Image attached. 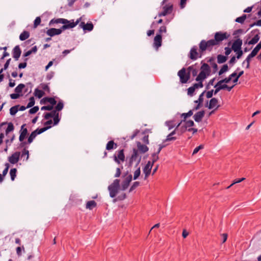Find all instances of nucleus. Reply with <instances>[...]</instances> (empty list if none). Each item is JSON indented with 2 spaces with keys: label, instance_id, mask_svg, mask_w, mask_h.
<instances>
[{
  "label": "nucleus",
  "instance_id": "obj_6",
  "mask_svg": "<svg viewBox=\"0 0 261 261\" xmlns=\"http://www.w3.org/2000/svg\"><path fill=\"white\" fill-rule=\"evenodd\" d=\"M177 75L179 77L180 82L182 84L187 83L190 78L189 72L186 73L185 68L180 69L178 72Z\"/></svg>",
  "mask_w": 261,
  "mask_h": 261
},
{
  "label": "nucleus",
  "instance_id": "obj_50",
  "mask_svg": "<svg viewBox=\"0 0 261 261\" xmlns=\"http://www.w3.org/2000/svg\"><path fill=\"white\" fill-rule=\"evenodd\" d=\"M40 86L44 91H47L48 93L50 92V88L47 84L41 83Z\"/></svg>",
  "mask_w": 261,
  "mask_h": 261
},
{
  "label": "nucleus",
  "instance_id": "obj_44",
  "mask_svg": "<svg viewBox=\"0 0 261 261\" xmlns=\"http://www.w3.org/2000/svg\"><path fill=\"white\" fill-rule=\"evenodd\" d=\"M228 70V67L227 64H224L223 65L222 68L220 69V70L219 71V75H221L222 74H223L224 72H226Z\"/></svg>",
  "mask_w": 261,
  "mask_h": 261
},
{
  "label": "nucleus",
  "instance_id": "obj_47",
  "mask_svg": "<svg viewBox=\"0 0 261 261\" xmlns=\"http://www.w3.org/2000/svg\"><path fill=\"white\" fill-rule=\"evenodd\" d=\"M64 107V103L62 101H60L58 103L57 105L56 106L55 109L57 111H61Z\"/></svg>",
  "mask_w": 261,
  "mask_h": 261
},
{
  "label": "nucleus",
  "instance_id": "obj_41",
  "mask_svg": "<svg viewBox=\"0 0 261 261\" xmlns=\"http://www.w3.org/2000/svg\"><path fill=\"white\" fill-rule=\"evenodd\" d=\"M214 88H215V90H214V95H216L221 90H223L224 88H226V86L221 85V86H218V85H215L214 86Z\"/></svg>",
  "mask_w": 261,
  "mask_h": 261
},
{
  "label": "nucleus",
  "instance_id": "obj_39",
  "mask_svg": "<svg viewBox=\"0 0 261 261\" xmlns=\"http://www.w3.org/2000/svg\"><path fill=\"white\" fill-rule=\"evenodd\" d=\"M247 15L246 14H243L241 16L237 17L235 21L240 23H243L246 18Z\"/></svg>",
  "mask_w": 261,
  "mask_h": 261
},
{
  "label": "nucleus",
  "instance_id": "obj_22",
  "mask_svg": "<svg viewBox=\"0 0 261 261\" xmlns=\"http://www.w3.org/2000/svg\"><path fill=\"white\" fill-rule=\"evenodd\" d=\"M218 102V100L216 98H212L210 101L209 105L207 106L209 109H212L216 107V109H217L219 106H217V105Z\"/></svg>",
  "mask_w": 261,
  "mask_h": 261
},
{
  "label": "nucleus",
  "instance_id": "obj_20",
  "mask_svg": "<svg viewBox=\"0 0 261 261\" xmlns=\"http://www.w3.org/2000/svg\"><path fill=\"white\" fill-rule=\"evenodd\" d=\"M153 165L151 164L150 161H148L143 169V172L145 174V177H147L151 172V168Z\"/></svg>",
  "mask_w": 261,
  "mask_h": 261
},
{
  "label": "nucleus",
  "instance_id": "obj_60",
  "mask_svg": "<svg viewBox=\"0 0 261 261\" xmlns=\"http://www.w3.org/2000/svg\"><path fill=\"white\" fill-rule=\"evenodd\" d=\"M139 184L140 182L139 181L134 182L129 189V192L133 191L135 189H136L138 186H139Z\"/></svg>",
  "mask_w": 261,
  "mask_h": 261
},
{
  "label": "nucleus",
  "instance_id": "obj_34",
  "mask_svg": "<svg viewBox=\"0 0 261 261\" xmlns=\"http://www.w3.org/2000/svg\"><path fill=\"white\" fill-rule=\"evenodd\" d=\"M96 206V203L94 200L88 201L86 204V208L89 210H92Z\"/></svg>",
  "mask_w": 261,
  "mask_h": 261
},
{
  "label": "nucleus",
  "instance_id": "obj_56",
  "mask_svg": "<svg viewBox=\"0 0 261 261\" xmlns=\"http://www.w3.org/2000/svg\"><path fill=\"white\" fill-rule=\"evenodd\" d=\"M195 87L193 86H191L190 87H189L187 90H188V95L190 96H192L193 95V94H194V92L195 91Z\"/></svg>",
  "mask_w": 261,
  "mask_h": 261
},
{
  "label": "nucleus",
  "instance_id": "obj_49",
  "mask_svg": "<svg viewBox=\"0 0 261 261\" xmlns=\"http://www.w3.org/2000/svg\"><path fill=\"white\" fill-rule=\"evenodd\" d=\"M35 100L34 97H31L29 98V102L28 103L27 108H31L35 105Z\"/></svg>",
  "mask_w": 261,
  "mask_h": 261
},
{
  "label": "nucleus",
  "instance_id": "obj_35",
  "mask_svg": "<svg viewBox=\"0 0 261 261\" xmlns=\"http://www.w3.org/2000/svg\"><path fill=\"white\" fill-rule=\"evenodd\" d=\"M37 135V133H36L35 130L31 133L28 139V143L29 144H31Z\"/></svg>",
  "mask_w": 261,
  "mask_h": 261
},
{
  "label": "nucleus",
  "instance_id": "obj_55",
  "mask_svg": "<svg viewBox=\"0 0 261 261\" xmlns=\"http://www.w3.org/2000/svg\"><path fill=\"white\" fill-rule=\"evenodd\" d=\"M152 163H151V164L153 165L154 163L156 162L159 159V154L156 153L155 152H154L152 154Z\"/></svg>",
  "mask_w": 261,
  "mask_h": 261
},
{
  "label": "nucleus",
  "instance_id": "obj_9",
  "mask_svg": "<svg viewBox=\"0 0 261 261\" xmlns=\"http://www.w3.org/2000/svg\"><path fill=\"white\" fill-rule=\"evenodd\" d=\"M113 158L114 161L118 164H120L121 162H123L125 160L124 150L122 149L119 150L117 155L114 154Z\"/></svg>",
  "mask_w": 261,
  "mask_h": 261
},
{
  "label": "nucleus",
  "instance_id": "obj_40",
  "mask_svg": "<svg viewBox=\"0 0 261 261\" xmlns=\"http://www.w3.org/2000/svg\"><path fill=\"white\" fill-rule=\"evenodd\" d=\"M17 169L16 168H12L10 171V175L11 176V179L13 181L14 180L16 176Z\"/></svg>",
  "mask_w": 261,
  "mask_h": 261
},
{
  "label": "nucleus",
  "instance_id": "obj_10",
  "mask_svg": "<svg viewBox=\"0 0 261 261\" xmlns=\"http://www.w3.org/2000/svg\"><path fill=\"white\" fill-rule=\"evenodd\" d=\"M20 155V152H15L11 156L8 157L9 162L12 164H15L17 163L19 160Z\"/></svg>",
  "mask_w": 261,
  "mask_h": 261
},
{
  "label": "nucleus",
  "instance_id": "obj_18",
  "mask_svg": "<svg viewBox=\"0 0 261 261\" xmlns=\"http://www.w3.org/2000/svg\"><path fill=\"white\" fill-rule=\"evenodd\" d=\"M80 27L82 28L84 31H91L93 29V25L92 22L85 23L84 22H82L80 24Z\"/></svg>",
  "mask_w": 261,
  "mask_h": 261
},
{
  "label": "nucleus",
  "instance_id": "obj_61",
  "mask_svg": "<svg viewBox=\"0 0 261 261\" xmlns=\"http://www.w3.org/2000/svg\"><path fill=\"white\" fill-rule=\"evenodd\" d=\"M55 72L54 71H50L48 72L46 76V79L47 81L50 80L54 76Z\"/></svg>",
  "mask_w": 261,
  "mask_h": 261
},
{
  "label": "nucleus",
  "instance_id": "obj_13",
  "mask_svg": "<svg viewBox=\"0 0 261 261\" xmlns=\"http://www.w3.org/2000/svg\"><path fill=\"white\" fill-rule=\"evenodd\" d=\"M242 44L243 41L242 39H241L240 38L236 39L232 43L231 46L232 49L234 51H239V50L241 49Z\"/></svg>",
  "mask_w": 261,
  "mask_h": 261
},
{
  "label": "nucleus",
  "instance_id": "obj_51",
  "mask_svg": "<svg viewBox=\"0 0 261 261\" xmlns=\"http://www.w3.org/2000/svg\"><path fill=\"white\" fill-rule=\"evenodd\" d=\"M129 183L124 179L121 183V190L123 191L125 190L129 186Z\"/></svg>",
  "mask_w": 261,
  "mask_h": 261
},
{
  "label": "nucleus",
  "instance_id": "obj_36",
  "mask_svg": "<svg viewBox=\"0 0 261 261\" xmlns=\"http://www.w3.org/2000/svg\"><path fill=\"white\" fill-rule=\"evenodd\" d=\"M25 85L23 84H19L14 89L15 92L20 94L22 93V89L24 88Z\"/></svg>",
  "mask_w": 261,
  "mask_h": 261
},
{
  "label": "nucleus",
  "instance_id": "obj_62",
  "mask_svg": "<svg viewBox=\"0 0 261 261\" xmlns=\"http://www.w3.org/2000/svg\"><path fill=\"white\" fill-rule=\"evenodd\" d=\"M198 83H195L194 85H193V86L195 87V89H197V88H202L203 87V81H197Z\"/></svg>",
  "mask_w": 261,
  "mask_h": 261
},
{
  "label": "nucleus",
  "instance_id": "obj_37",
  "mask_svg": "<svg viewBox=\"0 0 261 261\" xmlns=\"http://www.w3.org/2000/svg\"><path fill=\"white\" fill-rule=\"evenodd\" d=\"M187 70L190 73L191 72L193 76H196L198 73V70L194 68L193 66L188 67Z\"/></svg>",
  "mask_w": 261,
  "mask_h": 261
},
{
  "label": "nucleus",
  "instance_id": "obj_12",
  "mask_svg": "<svg viewBox=\"0 0 261 261\" xmlns=\"http://www.w3.org/2000/svg\"><path fill=\"white\" fill-rule=\"evenodd\" d=\"M163 11L162 12L159 13L158 14L159 17L165 16L167 14L171 13L173 9V6L172 5L169 6L165 5L163 6Z\"/></svg>",
  "mask_w": 261,
  "mask_h": 261
},
{
  "label": "nucleus",
  "instance_id": "obj_30",
  "mask_svg": "<svg viewBox=\"0 0 261 261\" xmlns=\"http://www.w3.org/2000/svg\"><path fill=\"white\" fill-rule=\"evenodd\" d=\"M117 146V144L115 143L113 141H110L107 144L106 149L108 150H110L113 148H116Z\"/></svg>",
  "mask_w": 261,
  "mask_h": 261
},
{
  "label": "nucleus",
  "instance_id": "obj_48",
  "mask_svg": "<svg viewBox=\"0 0 261 261\" xmlns=\"http://www.w3.org/2000/svg\"><path fill=\"white\" fill-rule=\"evenodd\" d=\"M188 128H190L191 127L194 125V122L193 120H186V121L183 122Z\"/></svg>",
  "mask_w": 261,
  "mask_h": 261
},
{
  "label": "nucleus",
  "instance_id": "obj_45",
  "mask_svg": "<svg viewBox=\"0 0 261 261\" xmlns=\"http://www.w3.org/2000/svg\"><path fill=\"white\" fill-rule=\"evenodd\" d=\"M206 91H204L202 92L200 95L199 96V98L197 100H195L194 102L196 103H200L201 104L203 101V95L204 93H205Z\"/></svg>",
  "mask_w": 261,
  "mask_h": 261
},
{
  "label": "nucleus",
  "instance_id": "obj_46",
  "mask_svg": "<svg viewBox=\"0 0 261 261\" xmlns=\"http://www.w3.org/2000/svg\"><path fill=\"white\" fill-rule=\"evenodd\" d=\"M28 58H24L23 59L24 62L19 63L18 64V68L20 69L25 68L27 65V62L28 61Z\"/></svg>",
  "mask_w": 261,
  "mask_h": 261
},
{
  "label": "nucleus",
  "instance_id": "obj_43",
  "mask_svg": "<svg viewBox=\"0 0 261 261\" xmlns=\"http://www.w3.org/2000/svg\"><path fill=\"white\" fill-rule=\"evenodd\" d=\"M14 129L13 124L12 122H9L8 124L7 128L6 130V135L8 134L10 132H12Z\"/></svg>",
  "mask_w": 261,
  "mask_h": 261
},
{
  "label": "nucleus",
  "instance_id": "obj_23",
  "mask_svg": "<svg viewBox=\"0 0 261 261\" xmlns=\"http://www.w3.org/2000/svg\"><path fill=\"white\" fill-rule=\"evenodd\" d=\"M201 71H203L208 75L211 74V68L209 65L206 63H203L200 68Z\"/></svg>",
  "mask_w": 261,
  "mask_h": 261
},
{
  "label": "nucleus",
  "instance_id": "obj_7",
  "mask_svg": "<svg viewBox=\"0 0 261 261\" xmlns=\"http://www.w3.org/2000/svg\"><path fill=\"white\" fill-rule=\"evenodd\" d=\"M202 57V54L198 53L197 51V47L196 45L193 46L190 49L189 58L193 61L196 60L198 58Z\"/></svg>",
  "mask_w": 261,
  "mask_h": 261
},
{
  "label": "nucleus",
  "instance_id": "obj_64",
  "mask_svg": "<svg viewBox=\"0 0 261 261\" xmlns=\"http://www.w3.org/2000/svg\"><path fill=\"white\" fill-rule=\"evenodd\" d=\"M53 108V106L52 105H48L45 106H43L41 108V110H47V111H51Z\"/></svg>",
  "mask_w": 261,
  "mask_h": 261
},
{
  "label": "nucleus",
  "instance_id": "obj_24",
  "mask_svg": "<svg viewBox=\"0 0 261 261\" xmlns=\"http://www.w3.org/2000/svg\"><path fill=\"white\" fill-rule=\"evenodd\" d=\"M37 51V46H33L31 49L28 50L26 52H24L22 55V57L24 58H27V57L29 56L31 54L34 53L35 54Z\"/></svg>",
  "mask_w": 261,
  "mask_h": 261
},
{
  "label": "nucleus",
  "instance_id": "obj_2",
  "mask_svg": "<svg viewBox=\"0 0 261 261\" xmlns=\"http://www.w3.org/2000/svg\"><path fill=\"white\" fill-rule=\"evenodd\" d=\"M141 160V156L140 155L139 151L136 148H133V153L131 156L126 158V162L128 167H131L134 162H136L135 167H137Z\"/></svg>",
  "mask_w": 261,
  "mask_h": 261
},
{
  "label": "nucleus",
  "instance_id": "obj_14",
  "mask_svg": "<svg viewBox=\"0 0 261 261\" xmlns=\"http://www.w3.org/2000/svg\"><path fill=\"white\" fill-rule=\"evenodd\" d=\"M21 54V50L19 45L15 46L12 50V56L15 60L17 61Z\"/></svg>",
  "mask_w": 261,
  "mask_h": 261
},
{
  "label": "nucleus",
  "instance_id": "obj_3",
  "mask_svg": "<svg viewBox=\"0 0 261 261\" xmlns=\"http://www.w3.org/2000/svg\"><path fill=\"white\" fill-rule=\"evenodd\" d=\"M120 188V180L115 179L113 183L108 187V190L110 193V196L111 198H114L118 193Z\"/></svg>",
  "mask_w": 261,
  "mask_h": 261
},
{
  "label": "nucleus",
  "instance_id": "obj_54",
  "mask_svg": "<svg viewBox=\"0 0 261 261\" xmlns=\"http://www.w3.org/2000/svg\"><path fill=\"white\" fill-rule=\"evenodd\" d=\"M176 139L177 138L176 137H173L170 134H169L168 135H167L166 139L165 140H164L163 142H165L167 141H174L176 140Z\"/></svg>",
  "mask_w": 261,
  "mask_h": 261
},
{
  "label": "nucleus",
  "instance_id": "obj_11",
  "mask_svg": "<svg viewBox=\"0 0 261 261\" xmlns=\"http://www.w3.org/2000/svg\"><path fill=\"white\" fill-rule=\"evenodd\" d=\"M26 126V124L24 123L22 124L21 126L20 130L19 131V141H22L24 140L26 136L28 134V131L27 128L25 127Z\"/></svg>",
  "mask_w": 261,
  "mask_h": 261
},
{
  "label": "nucleus",
  "instance_id": "obj_59",
  "mask_svg": "<svg viewBox=\"0 0 261 261\" xmlns=\"http://www.w3.org/2000/svg\"><path fill=\"white\" fill-rule=\"evenodd\" d=\"M204 147L203 145H200L199 146L196 147L193 150L192 155H194L196 154L200 149H203Z\"/></svg>",
  "mask_w": 261,
  "mask_h": 261
},
{
  "label": "nucleus",
  "instance_id": "obj_25",
  "mask_svg": "<svg viewBox=\"0 0 261 261\" xmlns=\"http://www.w3.org/2000/svg\"><path fill=\"white\" fill-rule=\"evenodd\" d=\"M137 147L139 151L143 153L148 150V147L146 145L142 144L140 142H138Z\"/></svg>",
  "mask_w": 261,
  "mask_h": 261
},
{
  "label": "nucleus",
  "instance_id": "obj_19",
  "mask_svg": "<svg viewBox=\"0 0 261 261\" xmlns=\"http://www.w3.org/2000/svg\"><path fill=\"white\" fill-rule=\"evenodd\" d=\"M47 102L50 103L52 106H54L57 103V101L55 100L54 97H48L43 98L40 101V103L44 104Z\"/></svg>",
  "mask_w": 261,
  "mask_h": 261
},
{
  "label": "nucleus",
  "instance_id": "obj_29",
  "mask_svg": "<svg viewBox=\"0 0 261 261\" xmlns=\"http://www.w3.org/2000/svg\"><path fill=\"white\" fill-rule=\"evenodd\" d=\"M188 128L185 124H181L179 127H178V135L180 136L186 130H188Z\"/></svg>",
  "mask_w": 261,
  "mask_h": 261
},
{
  "label": "nucleus",
  "instance_id": "obj_17",
  "mask_svg": "<svg viewBox=\"0 0 261 261\" xmlns=\"http://www.w3.org/2000/svg\"><path fill=\"white\" fill-rule=\"evenodd\" d=\"M205 112L203 110L197 112L193 116L194 120L197 122H200L204 116Z\"/></svg>",
  "mask_w": 261,
  "mask_h": 261
},
{
  "label": "nucleus",
  "instance_id": "obj_52",
  "mask_svg": "<svg viewBox=\"0 0 261 261\" xmlns=\"http://www.w3.org/2000/svg\"><path fill=\"white\" fill-rule=\"evenodd\" d=\"M165 124L168 127L169 129H171L175 126L173 121H167L165 122Z\"/></svg>",
  "mask_w": 261,
  "mask_h": 261
},
{
  "label": "nucleus",
  "instance_id": "obj_42",
  "mask_svg": "<svg viewBox=\"0 0 261 261\" xmlns=\"http://www.w3.org/2000/svg\"><path fill=\"white\" fill-rule=\"evenodd\" d=\"M18 107H19V106L17 105V106H13L10 108V114L11 115L14 116L16 114V113L18 111Z\"/></svg>",
  "mask_w": 261,
  "mask_h": 261
},
{
  "label": "nucleus",
  "instance_id": "obj_5",
  "mask_svg": "<svg viewBox=\"0 0 261 261\" xmlns=\"http://www.w3.org/2000/svg\"><path fill=\"white\" fill-rule=\"evenodd\" d=\"M229 35L226 32H217L215 33L214 40L217 45H218L221 42L227 39Z\"/></svg>",
  "mask_w": 261,
  "mask_h": 261
},
{
  "label": "nucleus",
  "instance_id": "obj_27",
  "mask_svg": "<svg viewBox=\"0 0 261 261\" xmlns=\"http://www.w3.org/2000/svg\"><path fill=\"white\" fill-rule=\"evenodd\" d=\"M209 75L208 74L204 73L203 71H200L199 74L196 77L195 80L196 81H203Z\"/></svg>",
  "mask_w": 261,
  "mask_h": 261
},
{
  "label": "nucleus",
  "instance_id": "obj_1",
  "mask_svg": "<svg viewBox=\"0 0 261 261\" xmlns=\"http://www.w3.org/2000/svg\"><path fill=\"white\" fill-rule=\"evenodd\" d=\"M81 20V18L77 19L76 21H74V20H68L65 18H57V19H52L49 23V24L50 25L53 23H62L63 25H72L73 26H71L70 29H72L74 28L77 24L79 23Z\"/></svg>",
  "mask_w": 261,
  "mask_h": 261
},
{
  "label": "nucleus",
  "instance_id": "obj_57",
  "mask_svg": "<svg viewBox=\"0 0 261 261\" xmlns=\"http://www.w3.org/2000/svg\"><path fill=\"white\" fill-rule=\"evenodd\" d=\"M39 109V108L38 106H34L29 110V112L31 114H34L37 113Z\"/></svg>",
  "mask_w": 261,
  "mask_h": 261
},
{
  "label": "nucleus",
  "instance_id": "obj_26",
  "mask_svg": "<svg viewBox=\"0 0 261 261\" xmlns=\"http://www.w3.org/2000/svg\"><path fill=\"white\" fill-rule=\"evenodd\" d=\"M199 52L201 54H203V53L205 51L206 49H207V48L206 47V44L205 43V40H202L200 42L199 44Z\"/></svg>",
  "mask_w": 261,
  "mask_h": 261
},
{
  "label": "nucleus",
  "instance_id": "obj_16",
  "mask_svg": "<svg viewBox=\"0 0 261 261\" xmlns=\"http://www.w3.org/2000/svg\"><path fill=\"white\" fill-rule=\"evenodd\" d=\"M162 37L161 34H156L154 38L153 46L156 48H158L162 45Z\"/></svg>",
  "mask_w": 261,
  "mask_h": 261
},
{
  "label": "nucleus",
  "instance_id": "obj_4",
  "mask_svg": "<svg viewBox=\"0 0 261 261\" xmlns=\"http://www.w3.org/2000/svg\"><path fill=\"white\" fill-rule=\"evenodd\" d=\"M71 26L72 25H63L60 29L50 28L47 31L46 34L50 37L58 35L61 34L63 31L70 29Z\"/></svg>",
  "mask_w": 261,
  "mask_h": 261
},
{
  "label": "nucleus",
  "instance_id": "obj_33",
  "mask_svg": "<svg viewBox=\"0 0 261 261\" xmlns=\"http://www.w3.org/2000/svg\"><path fill=\"white\" fill-rule=\"evenodd\" d=\"M44 94V92L43 91L38 89V88H36L34 91V95L36 97L38 98H41Z\"/></svg>",
  "mask_w": 261,
  "mask_h": 261
},
{
  "label": "nucleus",
  "instance_id": "obj_38",
  "mask_svg": "<svg viewBox=\"0 0 261 261\" xmlns=\"http://www.w3.org/2000/svg\"><path fill=\"white\" fill-rule=\"evenodd\" d=\"M51 126H46L41 128H38L36 130H35V131L36 132V133H37L38 135L42 134V133L47 130V129H49L50 128H51Z\"/></svg>",
  "mask_w": 261,
  "mask_h": 261
},
{
  "label": "nucleus",
  "instance_id": "obj_31",
  "mask_svg": "<svg viewBox=\"0 0 261 261\" xmlns=\"http://www.w3.org/2000/svg\"><path fill=\"white\" fill-rule=\"evenodd\" d=\"M217 62L219 64H222L225 63L227 60V57L226 56L222 55H218L217 56Z\"/></svg>",
  "mask_w": 261,
  "mask_h": 261
},
{
  "label": "nucleus",
  "instance_id": "obj_58",
  "mask_svg": "<svg viewBox=\"0 0 261 261\" xmlns=\"http://www.w3.org/2000/svg\"><path fill=\"white\" fill-rule=\"evenodd\" d=\"M41 22V18L40 17H37L34 21V27L36 28Z\"/></svg>",
  "mask_w": 261,
  "mask_h": 261
},
{
  "label": "nucleus",
  "instance_id": "obj_15",
  "mask_svg": "<svg viewBox=\"0 0 261 261\" xmlns=\"http://www.w3.org/2000/svg\"><path fill=\"white\" fill-rule=\"evenodd\" d=\"M251 242L260 247L261 249V230L257 232L251 240Z\"/></svg>",
  "mask_w": 261,
  "mask_h": 261
},
{
  "label": "nucleus",
  "instance_id": "obj_8",
  "mask_svg": "<svg viewBox=\"0 0 261 261\" xmlns=\"http://www.w3.org/2000/svg\"><path fill=\"white\" fill-rule=\"evenodd\" d=\"M250 34H255V35H254V37L251 40H250L248 42L246 41V42H245V44L248 43L249 45H253V44H255L257 43L260 38L259 36V30L258 29H254L251 32Z\"/></svg>",
  "mask_w": 261,
  "mask_h": 261
},
{
  "label": "nucleus",
  "instance_id": "obj_28",
  "mask_svg": "<svg viewBox=\"0 0 261 261\" xmlns=\"http://www.w3.org/2000/svg\"><path fill=\"white\" fill-rule=\"evenodd\" d=\"M205 43L206 44L207 50H208L209 51H211L212 50V47L213 46L217 45L214 39H211L208 40L207 41H205Z\"/></svg>",
  "mask_w": 261,
  "mask_h": 261
},
{
  "label": "nucleus",
  "instance_id": "obj_21",
  "mask_svg": "<svg viewBox=\"0 0 261 261\" xmlns=\"http://www.w3.org/2000/svg\"><path fill=\"white\" fill-rule=\"evenodd\" d=\"M193 114V110H190L188 113H184L181 114V117L182 119L180 121L179 123H178V125H180L183 122L186 121V119L190 116H191Z\"/></svg>",
  "mask_w": 261,
  "mask_h": 261
},
{
  "label": "nucleus",
  "instance_id": "obj_63",
  "mask_svg": "<svg viewBox=\"0 0 261 261\" xmlns=\"http://www.w3.org/2000/svg\"><path fill=\"white\" fill-rule=\"evenodd\" d=\"M21 95H22V94H18L15 92V93L11 94L10 97L12 99H16L18 98Z\"/></svg>",
  "mask_w": 261,
  "mask_h": 261
},
{
  "label": "nucleus",
  "instance_id": "obj_53",
  "mask_svg": "<svg viewBox=\"0 0 261 261\" xmlns=\"http://www.w3.org/2000/svg\"><path fill=\"white\" fill-rule=\"evenodd\" d=\"M140 174H141L140 167H138L134 172V178H133L134 179V180L137 179L139 177V176L140 175Z\"/></svg>",
  "mask_w": 261,
  "mask_h": 261
},
{
  "label": "nucleus",
  "instance_id": "obj_32",
  "mask_svg": "<svg viewBox=\"0 0 261 261\" xmlns=\"http://www.w3.org/2000/svg\"><path fill=\"white\" fill-rule=\"evenodd\" d=\"M30 37V33L28 31H23L19 36V39L21 41H24Z\"/></svg>",
  "mask_w": 261,
  "mask_h": 261
}]
</instances>
